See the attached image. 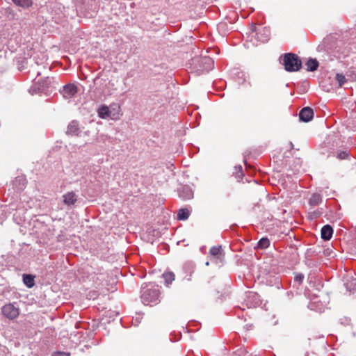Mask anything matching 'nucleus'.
I'll return each instance as SVG.
<instances>
[{
  "instance_id": "obj_13",
  "label": "nucleus",
  "mask_w": 356,
  "mask_h": 356,
  "mask_svg": "<svg viewBox=\"0 0 356 356\" xmlns=\"http://www.w3.org/2000/svg\"><path fill=\"white\" fill-rule=\"evenodd\" d=\"M305 65L307 72H314L317 70L319 63L316 58H309L305 63Z\"/></svg>"
},
{
  "instance_id": "obj_9",
  "label": "nucleus",
  "mask_w": 356,
  "mask_h": 356,
  "mask_svg": "<svg viewBox=\"0 0 356 356\" xmlns=\"http://www.w3.org/2000/svg\"><path fill=\"white\" fill-rule=\"evenodd\" d=\"M179 196L184 200H188L193 197V191L191 186L184 185L179 191Z\"/></svg>"
},
{
  "instance_id": "obj_15",
  "label": "nucleus",
  "mask_w": 356,
  "mask_h": 356,
  "mask_svg": "<svg viewBox=\"0 0 356 356\" xmlns=\"http://www.w3.org/2000/svg\"><path fill=\"white\" fill-rule=\"evenodd\" d=\"M110 110L108 107L106 105H102L99 107L97 110V113L99 118L102 119H105L110 115Z\"/></svg>"
},
{
  "instance_id": "obj_30",
  "label": "nucleus",
  "mask_w": 356,
  "mask_h": 356,
  "mask_svg": "<svg viewBox=\"0 0 356 356\" xmlns=\"http://www.w3.org/2000/svg\"><path fill=\"white\" fill-rule=\"evenodd\" d=\"M312 252V249H307V253Z\"/></svg>"
},
{
  "instance_id": "obj_26",
  "label": "nucleus",
  "mask_w": 356,
  "mask_h": 356,
  "mask_svg": "<svg viewBox=\"0 0 356 356\" xmlns=\"http://www.w3.org/2000/svg\"><path fill=\"white\" fill-rule=\"evenodd\" d=\"M304 277H305V276H304L303 274L298 273V274L295 275V277H294V282H297L298 284H300L302 282V281L304 280Z\"/></svg>"
},
{
  "instance_id": "obj_19",
  "label": "nucleus",
  "mask_w": 356,
  "mask_h": 356,
  "mask_svg": "<svg viewBox=\"0 0 356 356\" xmlns=\"http://www.w3.org/2000/svg\"><path fill=\"white\" fill-rule=\"evenodd\" d=\"M190 216V211L186 208L179 209L177 211V219L179 220H186Z\"/></svg>"
},
{
  "instance_id": "obj_11",
  "label": "nucleus",
  "mask_w": 356,
  "mask_h": 356,
  "mask_svg": "<svg viewBox=\"0 0 356 356\" xmlns=\"http://www.w3.org/2000/svg\"><path fill=\"white\" fill-rule=\"evenodd\" d=\"M321 238L324 241L330 240L332 238V234H333L332 227L330 225H324L321 229Z\"/></svg>"
},
{
  "instance_id": "obj_17",
  "label": "nucleus",
  "mask_w": 356,
  "mask_h": 356,
  "mask_svg": "<svg viewBox=\"0 0 356 356\" xmlns=\"http://www.w3.org/2000/svg\"><path fill=\"white\" fill-rule=\"evenodd\" d=\"M344 286L347 291L350 293L356 291V279L351 277L344 283Z\"/></svg>"
},
{
  "instance_id": "obj_28",
  "label": "nucleus",
  "mask_w": 356,
  "mask_h": 356,
  "mask_svg": "<svg viewBox=\"0 0 356 356\" xmlns=\"http://www.w3.org/2000/svg\"><path fill=\"white\" fill-rule=\"evenodd\" d=\"M53 356H70L69 353L66 352H54L52 355Z\"/></svg>"
},
{
  "instance_id": "obj_8",
  "label": "nucleus",
  "mask_w": 356,
  "mask_h": 356,
  "mask_svg": "<svg viewBox=\"0 0 356 356\" xmlns=\"http://www.w3.org/2000/svg\"><path fill=\"white\" fill-rule=\"evenodd\" d=\"M81 128L79 122L76 120H72L67 126L66 134L71 136H80Z\"/></svg>"
},
{
  "instance_id": "obj_25",
  "label": "nucleus",
  "mask_w": 356,
  "mask_h": 356,
  "mask_svg": "<svg viewBox=\"0 0 356 356\" xmlns=\"http://www.w3.org/2000/svg\"><path fill=\"white\" fill-rule=\"evenodd\" d=\"M349 156V153L346 151V150H341V151H339L338 153H337V157L339 159H346Z\"/></svg>"
},
{
  "instance_id": "obj_10",
  "label": "nucleus",
  "mask_w": 356,
  "mask_h": 356,
  "mask_svg": "<svg viewBox=\"0 0 356 356\" xmlns=\"http://www.w3.org/2000/svg\"><path fill=\"white\" fill-rule=\"evenodd\" d=\"M63 203L67 206L74 205L77 201V195L71 191L63 195Z\"/></svg>"
},
{
  "instance_id": "obj_4",
  "label": "nucleus",
  "mask_w": 356,
  "mask_h": 356,
  "mask_svg": "<svg viewBox=\"0 0 356 356\" xmlns=\"http://www.w3.org/2000/svg\"><path fill=\"white\" fill-rule=\"evenodd\" d=\"M251 40L254 38L257 41L266 42L270 38V30L266 27H257L256 25H251V33L249 36Z\"/></svg>"
},
{
  "instance_id": "obj_1",
  "label": "nucleus",
  "mask_w": 356,
  "mask_h": 356,
  "mask_svg": "<svg viewBox=\"0 0 356 356\" xmlns=\"http://www.w3.org/2000/svg\"><path fill=\"white\" fill-rule=\"evenodd\" d=\"M280 62L284 65V70L289 72H298L302 66L300 57L293 53H285L281 55Z\"/></svg>"
},
{
  "instance_id": "obj_5",
  "label": "nucleus",
  "mask_w": 356,
  "mask_h": 356,
  "mask_svg": "<svg viewBox=\"0 0 356 356\" xmlns=\"http://www.w3.org/2000/svg\"><path fill=\"white\" fill-rule=\"evenodd\" d=\"M1 312L3 316L9 319H15L19 314V310L18 307H16L13 304H6L1 308Z\"/></svg>"
},
{
  "instance_id": "obj_16",
  "label": "nucleus",
  "mask_w": 356,
  "mask_h": 356,
  "mask_svg": "<svg viewBox=\"0 0 356 356\" xmlns=\"http://www.w3.org/2000/svg\"><path fill=\"white\" fill-rule=\"evenodd\" d=\"M209 252L212 256L216 257L218 259H220V260L224 257V254H222V249L220 245L212 247L210 249Z\"/></svg>"
},
{
  "instance_id": "obj_29",
  "label": "nucleus",
  "mask_w": 356,
  "mask_h": 356,
  "mask_svg": "<svg viewBox=\"0 0 356 356\" xmlns=\"http://www.w3.org/2000/svg\"><path fill=\"white\" fill-rule=\"evenodd\" d=\"M323 254L324 255L327 257L331 256V254H332V250L330 248L325 249L323 251Z\"/></svg>"
},
{
  "instance_id": "obj_3",
  "label": "nucleus",
  "mask_w": 356,
  "mask_h": 356,
  "mask_svg": "<svg viewBox=\"0 0 356 356\" xmlns=\"http://www.w3.org/2000/svg\"><path fill=\"white\" fill-rule=\"evenodd\" d=\"M160 292L156 288L147 289L142 286L141 289V301L145 305H151L152 304H157L160 300Z\"/></svg>"
},
{
  "instance_id": "obj_24",
  "label": "nucleus",
  "mask_w": 356,
  "mask_h": 356,
  "mask_svg": "<svg viewBox=\"0 0 356 356\" xmlns=\"http://www.w3.org/2000/svg\"><path fill=\"white\" fill-rule=\"evenodd\" d=\"M234 169H235V171L233 173L235 175L236 177L238 178V179L242 178L243 176V173L242 171V166L240 165L238 166H235Z\"/></svg>"
},
{
  "instance_id": "obj_14",
  "label": "nucleus",
  "mask_w": 356,
  "mask_h": 356,
  "mask_svg": "<svg viewBox=\"0 0 356 356\" xmlns=\"http://www.w3.org/2000/svg\"><path fill=\"white\" fill-rule=\"evenodd\" d=\"M35 276L31 274L23 275V282L28 288H32L35 285Z\"/></svg>"
},
{
  "instance_id": "obj_22",
  "label": "nucleus",
  "mask_w": 356,
  "mask_h": 356,
  "mask_svg": "<svg viewBox=\"0 0 356 356\" xmlns=\"http://www.w3.org/2000/svg\"><path fill=\"white\" fill-rule=\"evenodd\" d=\"M270 245V241L267 237L261 238L257 243V248L266 249Z\"/></svg>"
},
{
  "instance_id": "obj_23",
  "label": "nucleus",
  "mask_w": 356,
  "mask_h": 356,
  "mask_svg": "<svg viewBox=\"0 0 356 356\" xmlns=\"http://www.w3.org/2000/svg\"><path fill=\"white\" fill-rule=\"evenodd\" d=\"M336 80L337 81L339 86L341 87L346 81L345 76L342 74L337 73L336 74Z\"/></svg>"
},
{
  "instance_id": "obj_2",
  "label": "nucleus",
  "mask_w": 356,
  "mask_h": 356,
  "mask_svg": "<svg viewBox=\"0 0 356 356\" xmlns=\"http://www.w3.org/2000/svg\"><path fill=\"white\" fill-rule=\"evenodd\" d=\"M191 65L200 74L211 70L214 67V61L211 57L204 56L193 58Z\"/></svg>"
},
{
  "instance_id": "obj_21",
  "label": "nucleus",
  "mask_w": 356,
  "mask_h": 356,
  "mask_svg": "<svg viewBox=\"0 0 356 356\" xmlns=\"http://www.w3.org/2000/svg\"><path fill=\"white\" fill-rule=\"evenodd\" d=\"M13 2L18 6L29 8L32 5L31 0H12Z\"/></svg>"
},
{
  "instance_id": "obj_6",
  "label": "nucleus",
  "mask_w": 356,
  "mask_h": 356,
  "mask_svg": "<svg viewBox=\"0 0 356 356\" xmlns=\"http://www.w3.org/2000/svg\"><path fill=\"white\" fill-rule=\"evenodd\" d=\"M78 92L77 86L74 83H68L59 89V92L65 99H71Z\"/></svg>"
},
{
  "instance_id": "obj_27",
  "label": "nucleus",
  "mask_w": 356,
  "mask_h": 356,
  "mask_svg": "<svg viewBox=\"0 0 356 356\" xmlns=\"http://www.w3.org/2000/svg\"><path fill=\"white\" fill-rule=\"evenodd\" d=\"M54 81V77H46L45 80H44V85L47 87H48L52 81Z\"/></svg>"
},
{
  "instance_id": "obj_32",
  "label": "nucleus",
  "mask_w": 356,
  "mask_h": 356,
  "mask_svg": "<svg viewBox=\"0 0 356 356\" xmlns=\"http://www.w3.org/2000/svg\"><path fill=\"white\" fill-rule=\"evenodd\" d=\"M293 143H290V147H293Z\"/></svg>"
},
{
  "instance_id": "obj_7",
  "label": "nucleus",
  "mask_w": 356,
  "mask_h": 356,
  "mask_svg": "<svg viewBox=\"0 0 356 356\" xmlns=\"http://www.w3.org/2000/svg\"><path fill=\"white\" fill-rule=\"evenodd\" d=\"M314 111L310 107H304L299 113V120L303 122H309L314 118Z\"/></svg>"
},
{
  "instance_id": "obj_12",
  "label": "nucleus",
  "mask_w": 356,
  "mask_h": 356,
  "mask_svg": "<svg viewBox=\"0 0 356 356\" xmlns=\"http://www.w3.org/2000/svg\"><path fill=\"white\" fill-rule=\"evenodd\" d=\"M195 264L191 261L186 262L184 265L183 269H184V272L188 274L184 277V280H186L187 281L191 280V275L195 270Z\"/></svg>"
},
{
  "instance_id": "obj_20",
  "label": "nucleus",
  "mask_w": 356,
  "mask_h": 356,
  "mask_svg": "<svg viewBox=\"0 0 356 356\" xmlns=\"http://www.w3.org/2000/svg\"><path fill=\"white\" fill-rule=\"evenodd\" d=\"M166 286L170 284L175 280V275L172 272H165L162 275Z\"/></svg>"
},
{
  "instance_id": "obj_31",
  "label": "nucleus",
  "mask_w": 356,
  "mask_h": 356,
  "mask_svg": "<svg viewBox=\"0 0 356 356\" xmlns=\"http://www.w3.org/2000/svg\"><path fill=\"white\" fill-rule=\"evenodd\" d=\"M293 143H290V147H293Z\"/></svg>"
},
{
  "instance_id": "obj_18",
  "label": "nucleus",
  "mask_w": 356,
  "mask_h": 356,
  "mask_svg": "<svg viewBox=\"0 0 356 356\" xmlns=\"http://www.w3.org/2000/svg\"><path fill=\"white\" fill-rule=\"evenodd\" d=\"M321 202L322 195L319 193H316L312 195L309 200V205L314 207L321 203Z\"/></svg>"
}]
</instances>
